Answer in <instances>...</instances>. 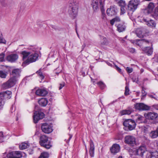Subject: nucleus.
Masks as SVG:
<instances>
[{
	"label": "nucleus",
	"instance_id": "nucleus-1",
	"mask_svg": "<svg viewBox=\"0 0 158 158\" xmlns=\"http://www.w3.org/2000/svg\"><path fill=\"white\" fill-rule=\"evenodd\" d=\"M20 72V70L19 69L13 70L11 73L12 77L10 78L6 82L3 83L2 85L3 88L6 89L14 85L17 81L16 78L19 77Z\"/></svg>",
	"mask_w": 158,
	"mask_h": 158
},
{
	"label": "nucleus",
	"instance_id": "nucleus-2",
	"mask_svg": "<svg viewBox=\"0 0 158 158\" xmlns=\"http://www.w3.org/2000/svg\"><path fill=\"white\" fill-rule=\"evenodd\" d=\"M21 53L23 55V60H24L23 64H27L35 61L38 59V54L37 53L26 51H22Z\"/></svg>",
	"mask_w": 158,
	"mask_h": 158
},
{
	"label": "nucleus",
	"instance_id": "nucleus-3",
	"mask_svg": "<svg viewBox=\"0 0 158 158\" xmlns=\"http://www.w3.org/2000/svg\"><path fill=\"white\" fill-rule=\"evenodd\" d=\"M78 4L76 1H71L69 4V14L73 19L76 17L77 15Z\"/></svg>",
	"mask_w": 158,
	"mask_h": 158
},
{
	"label": "nucleus",
	"instance_id": "nucleus-4",
	"mask_svg": "<svg viewBox=\"0 0 158 158\" xmlns=\"http://www.w3.org/2000/svg\"><path fill=\"white\" fill-rule=\"evenodd\" d=\"M11 92L10 91H6L0 93V109H2L5 104V98L10 99L11 97Z\"/></svg>",
	"mask_w": 158,
	"mask_h": 158
},
{
	"label": "nucleus",
	"instance_id": "nucleus-5",
	"mask_svg": "<svg viewBox=\"0 0 158 158\" xmlns=\"http://www.w3.org/2000/svg\"><path fill=\"white\" fill-rule=\"evenodd\" d=\"M40 143L42 146L46 149H49L52 146L51 142L48 141V138L46 135H43L40 136Z\"/></svg>",
	"mask_w": 158,
	"mask_h": 158
},
{
	"label": "nucleus",
	"instance_id": "nucleus-6",
	"mask_svg": "<svg viewBox=\"0 0 158 158\" xmlns=\"http://www.w3.org/2000/svg\"><path fill=\"white\" fill-rule=\"evenodd\" d=\"M132 43L135 44L141 48L142 50L149 44V41L145 40H136L132 41Z\"/></svg>",
	"mask_w": 158,
	"mask_h": 158
},
{
	"label": "nucleus",
	"instance_id": "nucleus-7",
	"mask_svg": "<svg viewBox=\"0 0 158 158\" xmlns=\"http://www.w3.org/2000/svg\"><path fill=\"white\" fill-rule=\"evenodd\" d=\"M139 4L138 0H131L128 3L127 9L129 11L134 12L137 9Z\"/></svg>",
	"mask_w": 158,
	"mask_h": 158
},
{
	"label": "nucleus",
	"instance_id": "nucleus-8",
	"mask_svg": "<svg viewBox=\"0 0 158 158\" xmlns=\"http://www.w3.org/2000/svg\"><path fill=\"white\" fill-rule=\"evenodd\" d=\"M123 124L129 130H132L135 128L136 123L134 120L131 119H128L124 121Z\"/></svg>",
	"mask_w": 158,
	"mask_h": 158
},
{
	"label": "nucleus",
	"instance_id": "nucleus-9",
	"mask_svg": "<svg viewBox=\"0 0 158 158\" xmlns=\"http://www.w3.org/2000/svg\"><path fill=\"white\" fill-rule=\"evenodd\" d=\"M140 20L141 22L146 23V24L149 27L152 28L156 27V23L153 20L149 19L148 18L145 17H140Z\"/></svg>",
	"mask_w": 158,
	"mask_h": 158
},
{
	"label": "nucleus",
	"instance_id": "nucleus-10",
	"mask_svg": "<svg viewBox=\"0 0 158 158\" xmlns=\"http://www.w3.org/2000/svg\"><path fill=\"white\" fill-rule=\"evenodd\" d=\"M44 116V114L41 111H35L33 116L34 123H37L39 120L43 119Z\"/></svg>",
	"mask_w": 158,
	"mask_h": 158
},
{
	"label": "nucleus",
	"instance_id": "nucleus-11",
	"mask_svg": "<svg viewBox=\"0 0 158 158\" xmlns=\"http://www.w3.org/2000/svg\"><path fill=\"white\" fill-rule=\"evenodd\" d=\"M125 142L131 146H133L135 143V139L132 135L126 136L125 138Z\"/></svg>",
	"mask_w": 158,
	"mask_h": 158
},
{
	"label": "nucleus",
	"instance_id": "nucleus-12",
	"mask_svg": "<svg viewBox=\"0 0 158 158\" xmlns=\"http://www.w3.org/2000/svg\"><path fill=\"white\" fill-rule=\"evenodd\" d=\"M135 109L139 110H148L150 109V107L144 104L143 103H136L134 105Z\"/></svg>",
	"mask_w": 158,
	"mask_h": 158
},
{
	"label": "nucleus",
	"instance_id": "nucleus-13",
	"mask_svg": "<svg viewBox=\"0 0 158 158\" xmlns=\"http://www.w3.org/2000/svg\"><path fill=\"white\" fill-rule=\"evenodd\" d=\"M41 128L42 131L45 133L48 134L52 131L51 126L46 123L42 124Z\"/></svg>",
	"mask_w": 158,
	"mask_h": 158
},
{
	"label": "nucleus",
	"instance_id": "nucleus-14",
	"mask_svg": "<svg viewBox=\"0 0 158 158\" xmlns=\"http://www.w3.org/2000/svg\"><path fill=\"white\" fill-rule=\"evenodd\" d=\"M100 4V8L102 12L101 18L102 20L104 21H106L107 18L106 15L104 13V5L105 0H99Z\"/></svg>",
	"mask_w": 158,
	"mask_h": 158
},
{
	"label": "nucleus",
	"instance_id": "nucleus-15",
	"mask_svg": "<svg viewBox=\"0 0 158 158\" xmlns=\"http://www.w3.org/2000/svg\"><path fill=\"white\" fill-rule=\"evenodd\" d=\"M19 56L17 54H12L6 56V60L11 63L15 62L18 59Z\"/></svg>",
	"mask_w": 158,
	"mask_h": 158
},
{
	"label": "nucleus",
	"instance_id": "nucleus-16",
	"mask_svg": "<svg viewBox=\"0 0 158 158\" xmlns=\"http://www.w3.org/2000/svg\"><path fill=\"white\" fill-rule=\"evenodd\" d=\"M148 152L144 146H140L138 149L136 150V153L137 155L141 157H143V154L146 153L147 154Z\"/></svg>",
	"mask_w": 158,
	"mask_h": 158
},
{
	"label": "nucleus",
	"instance_id": "nucleus-17",
	"mask_svg": "<svg viewBox=\"0 0 158 158\" xmlns=\"http://www.w3.org/2000/svg\"><path fill=\"white\" fill-rule=\"evenodd\" d=\"M22 156V155L20 151L12 152L7 155L8 158H20Z\"/></svg>",
	"mask_w": 158,
	"mask_h": 158
},
{
	"label": "nucleus",
	"instance_id": "nucleus-18",
	"mask_svg": "<svg viewBox=\"0 0 158 158\" xmlns=\"http://www.w3.org/2000/svg\"><path fill=\"white\" fill-rule=\"evenodd\" d=\"M107 14L109 16L115 15L117 13V9L114 6H112L107 9L106 10Z\"/></svg>",
	"mask_w": 158,
	"mask_h": 158
},
{
	"label": "nucleus",
	"instance_id": "nucleus-19",
	"mask_svg": "<svg viewBox=\"0 0 158 158\" xmlns=\"http://www.w3.org/2000/svg\"><path fill=\"white\" fill-rule=\"evenodd\" d=\"M120 150V147L119 145L117 144H113L112 147L110 148L111 152L113 154H115L119 152Z\"/></svg>",
	"mask_w": 158,
	"mask_h": 158
},
{
	"label": "nucleus",
	"instance_id": "nucleus-20",
	"mask_svg": "<svg viewBox=\"0 0 158 158\" xmlns=\"http://www.w3.org/2000/svg\"><path fill=\"white\" fill-rule=\"evenodd\" d=\"M144 115L146 118L151 120L155 119L158 117L157 114L154 112H149L144 114Z\"/></svg>",
	"mask_w": 158,
	"mask_h": 158
},
{
	"label": "nucleus",
	"instance_id": "nucleus-21",
	"mask_svg": "<svg viewBox=\"0 0 158 158\" xmlns=\"http://www.w3.org/2000/svg\"><path fill=\"white\" fill-rule=\"evenodd\" d=\"M48 94V91L45 89H39L35 92L37 95L40 96H45Z\"/></svg>",
	"mask_w": 158,
	"mask_h": 158
},
{
	"label": "nucleus",
	"instance_id": "nucleus-22",
	"mask_svg": "<svg viewBox=\"0 0 158 158\" xmlns=\"http://www.w3.org/2000/svg\"><path fill=\"white\" fill-rule=\"evenodd\" d=\"M146 157V158H158V152L155 151L153 152H147Z\"/></svg>",
	"mask_w": 158,
	"mask_h": 158
},
{
	"label": "nucleus",
	"instance_id": "nucleus-23",
	"mask_svg": "<svg viewBox=\"0 0 158 158\" xmlns=\"http://www.w3.org/2000/svg\"><path fill=\"white\" fill-rule=\"evenodd\" d=\"M89 155L91 157H93L94 156V143L92 140H90L89 142Z\"/></svg>",
	"mask_w": 158,
	"mask_h": 158
},
{
	"label": "nucleus",
	"instance_id": "nucleus-24",
	"mask_svg": "<svg viewBox=\"0 0 158 158\" xmlns=\"http://www.w3.org/2000/svg\"><path fill=\"white\" fill-rule=\"evenodd\" d=\"M93 8L94 10L96 11L100 7V4L99 0H93Z\"/></svg>",
	"mask_w": 158,
	"mask_h": 158
},
{
	"label": "nucleus",
	"instance_id": "nucleus-25",
	"mask_svg": "<svg viewBox=\"0 0 158 158\" xmlns=\"http://www.w3.org/2000/svg\"><path fill=\"white\" fill-rule=\"evenodd\" d=\"M38 102L41 106H45L48 103V101L46 98H41L39 100Z\"/></svg>",
	"mask_w": 158,
	"mask_h": 158
},
{
	"label": "nucleus",
	"instance_id": "nucleus-26",
	"mask_svg": "<svg viewBox=\"0 0 158 158\" xmlns=\"http://www.w3.org/2000/svg\"><path fill=\"white\" fill-rule=\"evenodd\" d=\"M150 136L153 139L158 137V127L155 131H152L150 134Z\"/></svg>",
	"mask_w": 158,
	"mask_h": 158
},
{
	"label": "nucleus",
	"instance_id": "nucleus-27",
	"mask_svg": "<svg viewBox=\"0 0 158 158\" xmlns=\"http://www.w3.org/2000/svg\"><path fill=\"white\" fill-rule=\"evenodd\" d=\"M143 50L148 56L151 55L153 52L152 49L149 47L144 48L143 49Z\"/></svg>",
	"mask_w": 158,
	"mask_h": 158
},
{
	"label": "nucleus",
	"instance_id": "nucleus-28",
	"mask_svg": "<svg viewBox=\"0 0 158 158\" xmlns=\"http://www.w3.org/2000/svg\"><path fill=\"white\" fill-rule=\"evenodd\" d=\"M126 27L123 24H119L117 26V30L119 32H122L124 31Z\"/></svg>",
	"mask_w": 158,
	"mask_h": 158
},
{
	"label": "nucleus",
	"instance_id": "nucleus-29",
	"mask_svg": "<svg viewBox=\"0 0 158 158\" xmlns=\"http://www.w3.org/2000/svg\"><path fill=\"white\" fill-rule=\"evenodd\" d=\"M155 7L154 4L152 2H150L148 6V13H151Z\"/></svg>",
	"mask_w": 158,
	"mask_h": 158
},
{
	"label": "nucleus",
	"instance_id": "nucleus-30",
	"mask_svg": "<svg viewBox=\"0 0 158 158\" xmlns=\"http://www.w3.org/2000/svg\"><path fill=\"white\" fill-rule=\"evenodd\" d=\"M29 145L26 143H23L19 146V148L20 150H23L27 148Z\"/></svg>",
	"mask_w": 158,
	"mask_h": 158
},
{
	"label": "nucleus",
	"instance_id": "nucleus-31",
	"mask_svg": "<svg viewBox=\"0 0 158 158\" xmlns=\"http://www.w3.org/2000/svg\"><path fill=\"white\" fill-rule=\"evenodd\" d=\"M132 111L133 110L132 109L124 110L121 111V114L122 115L125 114L129 115L131 114Z\"/></svg>",
	"mask_w": 158,
	"mask_h": 158
},
{
	"label": "nucleus",
	"instance_id": "nucleus-32",
	"mask_svg": "<svg viewBox=\"0 0 158 158\" xmlns=\"http://www.w3.org/2000/svg\"><path fill=\"white\" fill-rule=\"evenodd\" d=\"M120 21V19L118 17H116L110 21V23L113 25L115 22H119Z\"/></svg>",
	"mask_w": 158,
	"mask_h": 158
},
{
	"label": "nucleus",
	"instance_id": "nucleus-33",
	"mask_svg": "<svg viewBox=\"0 0 158 158\" xmlns=\"http://www.w3.org/2000/svg\"><path fill=\"white\" fill-rule=\"evenodd\" d=\"M137 36L139 38H142L143 36V34L140 29H138L136 30Z\"/></svg>",
	"mask_w": 158,
	"mask_h": 158
},
{
	"label": "nucleus",
	"instance_id": "nucleus-34",
	"mask_svg": "<svg viewBox=\"0 0 158 158\" xmlns=\"http://www.w3.org/2000/svg\"><path fill=\"white\" fill-rule=\"evenodd\" d=\"M49 154L46 152L42 153L39 156V158H48L49 157Z\"/></svg>",
	"mask_w": 158,
	"mask_h": 158
},
{
	"label": "nucleus",
	"instance_id": "nucleus-35",
	"mask_svg": "<svg viewBox=\"0 0 158 158\" xmlns=\"http://www.w3.org/2000/svg\"><path fill=\"white\" fill-rule=\"evenodd\" d=\"M97 84L100 88L102 89H103L106 87V85L102 81H100L97 82Z\"/></svg>",
	"mask_w": 158,
	"mask_h": 158
},
{
	"label": "nucleus",
	"instance_id": "nucleus-36",
	"mask_svg": "<svg viewBox=\"0 0 158 158\" xmlns=\"http://www.w3.org/2000/svg\"><path fill=\"white\" fill-rule=\"evenodd\" d=\"M144 118L143 116L140 115H138L137 119V122H138L139 123H146V122L145 121H143V120L144 119Z\"/></svg>",
	"mask_w": 158,
	"mask_h": 158
},
{
	"label": "nucleus",
	"instance_id": "nucleus-37",
	"mask_svg": "<svg viewBox=\"0 0 158 158\" xmlns=\"http://www.w3.org/2000/svg\"><path fill=\"white\" fill-rule=\"evenodd\" d=\"M7 74L6 73L2 71H0V77L2 78H5L6 77Z\"/></svg>",
	"mask_w": 158,
	"mask_h": 158
},
{
	"label": "nucleus",
	"instance_id": "nucleus-38",
	"mask_svg": "<svg viewBox=\"0 0 158 158\" xmlns=\"http://www.w3.org/2000/svg\"><path fill=\"white\" fill-rule=\"evenodd\" d=\"M118 4L119 6H120L121 7H125L126 4L125 1L121 0L118 2Z\"/></svg>",
	"mask_w": 158,
	"mask_h": 158
},
{
	"label": "nucleus",
	"instance_id": "nucleus-39",
	"mask_svg": "<svg viewBox=\"0 0 158 158\" xmlns=\"http://www.w3.org/2000/svg\"><path fill=\"white\" fill-rule=\"evenodd\" d=\"M6 40L3 38L2 35H0V43L5 44L6 43Z\"/></svg>",
	"mask_w": 158,
	"mask_h": 158
},
{
	"label": "nucleus",
	"instance_id": "nucleus-40",
	"mask_svg": "<svg viewBox=\"0 0 158 158\" xmlns=\"http://www.w3.org/2000/svg\"><path fill=\"white\" fill-rule=\"evenodd\" d=\"M121 10V15H123L124 13H125L126 12V10H125V7H122L120 8Z\"/></svg>",
	"mask_w": 158,
	"mask_h": 158
},
{
	"label": "nucleus",
	"instance_id": "nucleus-41",
	"mask_svg": "<svg viewBox=\"0 0 158 158\" xmlns=\"http://www.w3.org/2000/svg\"><path fill=\"white\" fill-rule=\"evenodd\" d=\"M4 56L5 54L4 53H2L0 54V62H2L4 60Z\"/></svg>",
	"mask_w": 158,
	"mask_h": 158
},
{
	"label": "nucleus",
	"instance_id": "nucleus-42",
	"mask_svg": "<svg viewBox=\"0 0 158 158\" xmlns=\"http://www.w3.org/2000/svg\"><path fill=\"white\" fill-rule=\"evenodd\" d=\"M129 89L128 87L127 86H126L125 87V94L126 95H129Z\"/></svg>",
	"mask_w": 158,
	"mask_h": 158
},
{
	"label": "nucleus",
	"instance_id": "nucleus-43",
	"mask_svg": "<svg viewBox=\"0 0 158 158\" xmlns=\"http://www.w3.org/2000/svg\"><path fill=\"white\" fill-rule=\"evenodd\" d=\"M126 70L128 73H131L133 71V69L131 68L127 67L126 68Z\"/></svg>",
	"mask_w": 158,
	"mask_h": 158
},
{
	"label": "nucleus",
	"instance_id": "nucleus-44",
	"mask_svg": "<svg viewBox=\"0 0 158 158\" xmlns=\"http://www.w3.org/2000/svg\"><path fill=\"white\" fill-rule=\"evenodd\" d=\"M0 142H1L3 141L2 140V139H3V133L2 132H0Z\"/></svg>",
	"mask_w": 158,
	"mask_h": 158
},
{
	"label": "nucleus",
	"instance_id": "nucleus-45",
	"mask_svg": "<svg viewBox=\"0 0 158 158\" xmlns=\"http://www.w3.org/2000/svg\"><path fill=\"white\" fill-rule=\"evenodd\" d=\"M65 85V83L63 82L60 84V86L59 87V89H61Z\"/></svg>",
	"mask_w": 158,
	"mask_h": 158
},
{
	"label": "nucleus",
	"instance_id": "nucleus-46",
	"mask_svg": "<svg viewBox=\"0 0 158 158\" xmlns=\"http://www.w3.org/2000/svg\"><path fill=\"white\" fill-rule=\"evenodd\" d=\"M142 97H145L147 93L143 89V88H142Z\"/></svg>",
	"mask_w": 158,
	"mask_h": 158
},
{
	"label": "nucleus",
	"instance_id": "nucleus-47",
	"mask_svg": "<svg viewBox=\"0 0 158 158\" xmlns=\"http://www.w3.org/2000/svg\"><path fill=\"white\" fill-rule=\"evenodd\" d=\"M115 66L116 68V70L120 73H121L122 72L121 69L118 67L117 65H115Z\"/></svg>",
	"mask_w": 158,
	"mask_h": 158
},
{
	"label": "nucleus",
	"instance_id": "nucleus-48",
	"mask_svg": "<svg viewBox=\"0 0 158 158\" xmlns=\"http://www.w3.org/2000/svg\"><path fill=\"white\" fill-rule=\"evenodd\" d=\"M129 51L132 53H134L135 52V50L134 48H131L130 49Z\"/></svg>",
	"mask_w": 158,
	"mask_h": 158
},
{
	"label": "nucleus",
	"instance_id": "nucleus-49",
	"mask_svg": "<svg viewBox=\"0 0 158 158\" xmlns=\"http://www.w3.org/2000/svg\"><path fill=\"white\" fill-rule=\"evenodd\" d=\"M103 39L104 40V42L102 43L103 44H106V38H103Z\"/></svg>",
	"mask_w": 158,
	"mask_h": 158
},
{
	"label": "nucleus",
	"instance_id": "nucleus-50",
	"mask_svg": "<svg viewBox=\"0 0 158 158\" xmlns=\"http://www.w3.org/2000/svg\"><path fill=\"white\" fill-rule=\"evenodd\" d=\"M40 77L42 79H43L44 78V76L43 75L42 73L39 75Z\"/></svg>",
	"mask_w": 158,
	"mask_h": 158
},
{
	"label": "nucleus",
	"instance_id": "nucleus-51",
	"mask_svg": "<svg viewBox=\"0 0 158 158\" xmlns=\"http://www.w3.org/2000/svg\"><path fill=\"white\" fill-rule=\"evenodd\" d=\"M149 96L150 97H151L152 98H154L155 99H156V97H154L152 95H149Z\"/></svg>",
	"mask_w": 158,
	"mask_h": 158
},
{
	"label": "nucleus",
	"instance_id": "nucleus-52",
	"mask_svg": "<svg viewBox=\"0 0 158 158\" xmlns=\"http://www.w3.org/2000/svg\"><path fill=\"white\" fill-rule=\"evenodd\" d=\"M38 75L41 74L42 73L41 72V71L40 70H39L38 71H37L36 72Z\"/></svg>",
	"mask_w": 158,
	"mask_h": 158
},
{
	"label": "nucleus",
	"instance_id": "nucleus-53",
	"mask_svg": "<svg viewBox=\"0 0 158 158\" xmlns=\"http://www.w3.org/2000/svg\"><path fill=\"white\" fill-rule=\"evenodd\" d=\"M91 80L92 81V82H93V83L95 84V80L94 79H92V78H91Z\"/></svg>",
	"mask_w": 158,
	"mask_h": 158
},
{
	"label": "nucleus",
	"instance_id": "nucleus-54",
	"mask_svg": "<svg viewBox=\"0 0 158 158\" xmlns=\"http://www.w3.org/2000/svg\"><path fill=\"white\" fill-rule=\"evenodd\" d=\"M72 135H70L69 138V139L68 140H68V142H69V140L70 139L72 138Z\"/></svg>",
	"mask_w": 158,
	"mask_h": 158
},
{
	"label": "nucleus",
	"instance_id": "nucleus-55",
	"mask_svg": "<svg viewBox=\"0 0 158 158\" xmlns=\"http://www.w3.org/2000/svg\"><path fill=\"white\" fill-rule=\"evenodd\" d=\"M107 64H108V65L109 66H111V64H110V63H109V62H108V63H107Z\"/></svg>",
	"mask_w": 158,
	"mask_h": 158
},
{
	"label": "nucleus",
	"instance_id": "nucleus-56",
	"mask_svg": "<svg viewBox=\"0 0 158 158\" xmlns=\"http://www.w3.org/2000/svg\"><path fill=\"white\" fill-rule=\"evenodd\" d=\"M156 144L158 149V140L156 142Z\"/></svg>",
	"mask_w": 158,
	"mask_h": 158
},
{
	"label": "nucleus",
	"instance_id": "nucleus-57",
	"mask_svg": "<svg viewBox=\"0 0 158 158\" xmlns=\"http://www.w3.org/2000/svg\"><path fill=\"white\" fill-rule=\"evenodd\" d=\"M116 102V100H115V101H113L112 102L111 104H113V103H114L115 102Z\"/></svg>",
	"mask_w": 158,
	"mask_h": 158
},
{
	"label": "nucleus",
	"instance_id": "nucleus-58",
	"mask_svg": "<svg viewBox=\"0 0 158 158\" xmlns=\"http://www.w3.org/2000/svg\"><path fill=\"white\" fill-rule=\"evenodd\" d=\"M144 130H145V132H146V129H147V128L145 127H144Z\"/></svg>",
	"mask_w": 158,
	"mask_h": 158
},
{
	"label": "nucleus",
	"instance_id": "nucleus-59",
	"mask_svg": "<svg viewBox=\"0 0 158 158\" xmlns=\"http://www.w3.org/2000/svg\"><path fill=\"white\" fill-rule=\"evenodd\" d=\"M156 109H158V105H156Z\"/></svg>",
	"mask_w": 158,
	"mask_h": 158
},
{
	"label": "nucleus",
	"instance_id": "nucleus-60",
	"mask_svg": "<svg viewBox=\"0 0 158 158\" xmlns=\"http://www.w3.org/2000/svg\"><path fill=\"white\" fill-rule=\"evenodd\" d=\"M85 149H86V152H87V148H86V145H85Z\"/></svg>",
	"mask_w": 158,
	"mask_h": 158
},
{
	"label": "nucleus",
	"instance_id": "nucleus-61",
	"mask_svg": "<svg viewBox=\"0 0 158 158\" xmlns=\"http://www.w3.org/2000/svg\"><path fill=\"white\" fill-rule=\"evenodd\" d=\"M118 158H123L122 157V156H119L118 157Z\"/></svg>",
	"mask_w": 158,
	"mask_h": 158
},
{
	"label": "nucleus",
	"instance_id": "nucleus-62",
	"mask_svg": "<svg viewBox=\"0 0 158 158\" xmlns=\"http://www.w3.org/2000/svg\"><path fill=\"white\" fill-rule=\"evenodd\" d=\"M85 44H84V45H83L82 46V47H83V48H84L85 47Z\"/></svg>",
	"mask_w": 158,
	"mask_h": 158
},
{
	"label": "nucleus",
	"instance_id": "nucleus-63",
	"mask_svg": "<svg viewBox=\"0 0 158 158\" xmlns=\"http://www.w3.org/2000/svg\"><path fill=\"white\" fill-rule=\"evenodd\" d=\"M133 82H136V79H135V80H133Z\"/></svg>",
	"mask_w": 158,
	"mask_h": 158
},
{
	"label": "nucleus",
	"instance_id": "nucleus-64",
	"mask_svg": "<svg viewBox=\"0 0 158 158\" xmlns=\"http://www.w3.org/2000/svg\"><path fill=\"white\" fill-rule=\"evenodd\" d=\"M76 32H77V36H78V37H79V35H78V33H77V31H76Z\"/></svg>",
	"mask_w": 158,
	"mask_h": 158
}]
</instances>
